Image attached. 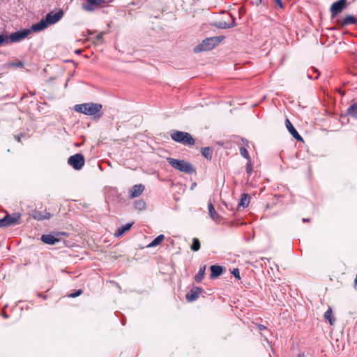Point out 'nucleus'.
<instances>
[{"instance_id": "obj_1", "label": "nucleus", "mask_w": 357, "mask_h": 357, "mask_svg": "<svg viewBox=\"0 0 357 357\" xmlns=\"http://www.w3.org/2000/svg\"><path fill=\"white\" fill-rule=\"evenodd\" d=\"M102 105L100 103L88 102L76 105L74 107L77 112L84 114L88 116L97 115L98 117L102 116L101 110Z\"/></svg>"}, {"instance_id": "obj_2", "label": "nucleus", "mask_w": 357, "mask_h": 357, "mask_svg": "<svg viewBox=\"0 0 357 357\" xmlns=\"http://www.w3.org/2000/svg\"><path fill=\"white\" fill-rule=\"evenodd\" d=\"M167 161L175 169L185 174H192L196 173L193 165L185 160L167 158Z\"/></svg>"}, {"instance_id": "obj_3", "label": "nucleus", "mask_w": 357, "mask_h": 357, "mask_svg": "<svg viewBox=\"0 0 357 357\" xmlns=\"http://www.w3.org/2000/svg\"><path fill=\"white\" fill-rule=\"evenodd\" d=\"M170 137L174 141L185 146H191L195 144V140L192 136L186 132L173 130L170 134Z\"/></svg>"}, {"instance_id": "obj_4", "label": "nucleus", "mask_w": 357, "mask_h": 357, "mask_svg": "<svg viewBox=\"0 0 357 357\" xmlns=\"http://www.w3.org/2000/svg\"><path fill=\"white\" fill-rule=\"evenodd\" d=\"M220 40L218 37H211L206 38L202 43L194 49L195 52L198 53L202 51H209L213 49L218 43Z\"/></svg>"}, {"instance_id": "obj_5", "label": "nucleus", "mask_w": 357, "mask_h": 357, "mask_svg": "<svg viewBox=\"0 0 357 357\" xmlns=\"http://www.w3.org/2000/svg\"><path fill=\"white\" fill-rule=\"evenodd\" d=\"M22 215L20 213H7L0 219V228L15 226L20 223Z\"/></svg>"}, {"instance_id": "obj_6", "label": "nucleus", "mask_w": 357, "mask_h": 357, "mask_svg": "<svg viewBox=\"0 0 357 357\" xmlns=\"http://www.w3.org/2000/svg\"><path fill=\"white\" fill-rule=\"evenodd\" d=\"M68 163L75 169L79 170L84 165V157L81 153H76L68 158Z\"/></svg>"}, {"instance_id": "obj_7", "label": "nucleus", "mask_w": 357, "mask_h": 357, "mask_svg": "<svg viewBox=\"0 0 357 357\" xmlns=\"http://www.w3.org/2000/svg\"><path fill=\"white\" fill-rule=\"evenodd\" d=\"M31 31L29 29H22L10 34L8 38V43H16L21 41L30 35Z\"/></svg>"}, {"instance_id": "obj_8", "label": "nucleus", "mask_w": 357, "mask_h": 357, "mask_svg": "<svg viewBox=\"0 0 357 357\" xmlns=\"http://www.w3.org/2000/svg\"><path fill=\"white\" fill-rule=\"evenodd\" d=\"M347 0H338L332 3L330 8V12L332 18L335 17L338 14L342 13L346 8Z\"/></svg>"}, {"instance_id": "obj_9", "label": "nucleus", "mask_w": 357, "mask_h": 357, "mask_svg": "<svg viewBox=\"0 0 357 357\" xmlns=\"http://www.w3.org/2000/svg\"><path fill=\"white\" fill-rule=\"evenodd\" d=\"M63 16V11L59 9L56 13L50 12L45 16V19L49 24H53L59 22Z\"/></svg>"}, {"instance_id": "obj_10", "label": "nucleus", "mask_w": 357, "mask_h": 357, "mask_svg": "<svg viewBox=\"0 0 357 357\" xmlns=\"http://www.w3.org/2000/svg\"><path fill=\"white\" fill-rule=\"evenodd\" d=\"M203 292V289L198 287H194L191 290L185 295V298L188 302H192L197 300L200 294Z\"/></svg>"}, {"instance_id": "obj_11", "label": "nucleus", "mask_w": 357, "mask_h": 357, "mask_svg": "<svg viewBox=\"0 0 357 357\" xmlns=\"http://www.w3.org/2000/svg\"><path fill=\"white\" fill-rule=\"evenodd\" d=\"M145 187L143 184L133 185L130 190L129 197L135 198L140 196L144 192Z\"/></svg>"}, {"instance_id": "obj_12", "label": "nucleus", "mask_w": 357, "mask_h": 357, "mask_svg": "<svg viewBox=\"0 0 357 357\" xmlns=\"http://www.w3.org/2000/svg\"><path fill=\"white\" fill-rule=\"evenodd\" d=\"M88 5L84 6L83 8L87 11H92L95 8L102 6L105 0H86Z\"/></svg>"}, {"instance_id": "obj_13", "label": "nucleus", "mask_w": 357, "mask_h": 357, "mask_svg": "<svg viewBox=\"0 0 357 357\" xmlns=\"http://www.w3.org/2000/svg\"><path fill=\"white\" fill-rule=\"evenodd\" d=\"M337 23L342 27L350 25L355 24L357 23V20L354 15H348L345 16L342 20H337Z\"/></svg>"}, {"instance_id": "obj_14", "label": "nucleus", "mask_w": 357, "mask_h": 357, "mask_svg": "<svg viewBox=\"0 0 357 357\" xmlns=\"http://www.w3.org/2000/svg\"><path fill=\"white\" fill-rule=\"evenodd\" d=\"M285 126L290 134L297 139L298 141H303V137L299 135L297 130L295 129L289 119H285Z\"/></svg>"}, {"instance_id": "obj_15", "label": "nucleus", "mask_w": 357, "mask_h": 357, "mask_svg": "<svg viewBox=\"0 0 357 357\" xmlns=\"http://www.w3.org/2000/svg\"><path fill=\"white\" fill-rule=\"evenodd\" d=\"M48 25L50 24L47 23V20L45 18L41 20L39 22L33 24L30 30L34 32H38L47 28Z\"/></svg>"}, {"instance_id": "obj_16", "label": "nucleus", "mask_w": 357, "mask_h": 357, "mask_svg": "<svg viewBox=\"0 0 357 357\" xmlns=\"http://www.w3.org/2000/svg\"><path fill=\"white\" fill-rule=\"evenodd\" d=\"M41 240L43 242L48 245H54L56 243L59 241V238L51 234L42 235Z\"/></svg>"}, {"instance_id": "obj_17", "label": "nucleus", "mask_w": 357, "mask_h": 357, "mask_svg": "<svg viewBox=\"0 0 357 357\" xmlns=\"http://www.w3.org/2000/svg\"><path fill=\"white\" fill-rule=\"evenodd\" d=\"M211 270V278H216L220 275L222 274L223 272V268L220 266L218 265H212L210 267Z\"/></svg>"}, {"instance_id": "obj_18", "label": "nucleus", "mask_w": 357, "mask_h": 357, "mask_svg": "<svg viewBox=\"0 0 357 357\" xmlns=\"http://www.w3.org/2000/svg\"><path fill=\"white\" fill-rule=\"evenodd\" d=\"M208 215H209L210 218L215 221H220V216L215 211L214 206L212 202H210L208 203Z\"/></svg>"}, {"instance_id": "obj_19", "label": "nucleus", "mask_w": 357, "mask_h": 357, "mask_svg": "<svg viewBox=\"0 0 357 357\" xmlns=\"http://www.w3.org/2000/svg\"><path fill=\"white\" fill-rule=\"evenodd\" d=\"M134 222L127 223L126 225L119 227L116 229V231L114 233V236L116 237H120L125 232L129 231L130 228L132 227Z\"/></svg>"}, {"instance_id": "obj_20", "label": "nucleus", "mask_w": 357, "mask_h": 357, "mask_svg": "<svg viewBox=\"0 0 357 357\" xmlns=\"http://www.w3.org/2000/svg\"><path fill=\"white\" fill-rule=\"evenodd\" d=\"M250 201V197L249 196V195L245 193L241 195L240 202L238 204V208H239L240 207H247L249 205Z\"/></svg>"}, {"instance_id": "obj_21", "label": "nucleus", "mask_w": 357, "mask_h": 357, "mask_svg": "<svg viewBox=\"0 0 357 357\" xmlns=\"http://www.w3.org/2000/svg\"><path fill=\"white\" fill-rule=\"evenodd\" d=\"M206 268V265L202 266L199 270L198 273L195 275L194 278L197 282H201L203 280L205 275Z\"/></svg>"}, {"instance_id": "obj_22", "label": "nucleus", "mask_w": 357, "mask_h": 357, "mask_svg": "<svg viewBox=\"0 0 357 357\" xmlns=\"http://www.w3.org/2000/svg\"><path fill=\"white\" fill-rule=\"evenodd\" d=\"M165 239L163 234H160L155 239H153L148 245V248H153L160 244Z\"/></svg>"}, {"instance_id": "obj_23", "label": "nucleus", "mask_w": 357, "mask_h": 357, "mask_svg": "<svg viewBox=\"0 0 357 357\" xmlns=\"http://www.w3.org/2000/svg\"><path fill=\"white\" fill-rule=\"evenodd\" d=\"M201 152L203 156L208 160H211L212 159L213 149L211 147H204L202 149Z\"/></svg>"}, {"instance_id": "obj_24", "label": "nucleus", "mask_w": 357, "mask_h": 357, "mask_svg": "<svg viewBox=\"0 0 357 357\" xmlns=\"http://www.w3.org/2000/svg\"><path fill=\"white\" fill-rule=\"evenodd\" d=\"M347 113L351 116L357 119V103H354L347 109Z\"/></svg>"}, {"instance_id": "obj_25", "label": "nucleus", "mask_w": 357, "mask_h": 357, "mask_svg": "<svg viewBox=\"0 0 357 357\" xmlns=\"http://www.w3.org/2000/svg\"><path fill=\"white\" fill-rule=\"evenodd\" d=\"M51 217L50 213H46L45 215H43L40 212H35L33 215V218L37 220H42L44 219H50Z\"/></svg>"}, {"instance_id": "obj_26", "label": "nucleus", "mask_w": 357, "mask_h": 357, "mask_svg": "<svg viewBox=\"0 0 357 357\" xmlns=\"http://www.w3.org/2000/svg\"><path fill=\"white\" fill-rule=\"evenodd\" d=\"M200 247H201V244H200L199 240L197 238H193L192 243L190 246L191 250L194 252H197L200 249Z\"/></svg>"}, {"instance_id": "obj_27", "label": "nucleus", "mask_w": 357, "mask_h": 357, "mask_svg": "<svg viewBox=\"0 0 357 357\" xmlns=\"http://www.w3.org/2000/svg\"><path fill=\"white\" fill-rule=\"evenodd\" d=\"M324 319L328 321L331 325H333L336 320L334 314H324Z\"/></svg>"}, {"instance_id": "obj_28", "label": "nucleus", "mask_w": 357, "mask_h": 357, "mask_svg": "<svg viewBox=\"0 0 357 357\" xmlns=\"http://www.w3.org/2000/svg\"><path fill=\"white\" fill-rule=\"evenodd\" d=\"M239 151H240L241 155L244 158L247 159L248 160H250V157L249 153H248V151L246 148H245V147H240Z\"/></svg>"}, {"instance_id": "obj_29", "label": "nucleus", "mask_w": 357, "mask_h": 357, "mask_svg": "<svg viewBox=\"0 0 357 357\" xmlns=\"http://www.w3.org/2000/svg\"><path fill=\"white\" fill-rule=\"evenodd\" d=\"M235 26L234 20L232 19L231 23L220 22L219 26L222 29L231 28Z\"/></svg>"}, {"instance_id": "obj_30", "label": "nucleus", "mask_w": 357, "mask_h": 357, "mask_svg": "<svg viewBox=\"0 0 357 357\" xmlns=\"http://www.w3.org/2000/svg\"><path fill=\"white\" fill-rule=\"evenodd\" d=\"M252 171V165L251 162V160H248L246 164V172L250 175Z\"/></svg>"}, {"instance_id": "obj_31", "label": "nucleus", "mask_w": 357, "mask_h": 357, "mask_svg": "<svg viewBox=\"0 0 357 357\" xmlns=\"http://www.w3.org/2000/svg\"><path fill=\"white\" fill-rule=\"evenodd\" d=\"M231 274L238 280H240V272L238 268H234L231 271Z\"/></svg>"}, {"instance_id": "obj_32", "label": "nucleus", "mask_w": 357, "mask_h": 357, "mask_svg": "<svg viewBox=\"0 0 357 357\" xmlns=\"http://www.w3.org/2000/svg\"><path fill=\"white\" fill-rule=\"evenodd\" d=\"M26 307H27V304H26V303H24V302H22V301H21V302H20V303L17 305V306H16V308H17V309H16V310H22L24 307H26Z\"/></svg>"}, {"instance_id": "obj_33", "label": "nucleus", "mask_w": 357, "mask_h": 357, "mask_svg": "<svg viewBox=\"0 0 357 357\" xmlns=\"http://www.w3.org/2000/svg\"><path fill=\"white\" fill-rule=\"evenodd\" d=\"M273 3L278 8H280L281 9L284 8V5L281 0H273Z\"/></svg>"}, {"instance_id": "obj_34", "label": "nucleus", "mask_w": 357, "mask_h": 357, "mask_svg": "<svg viewBox=\"0 0 357 357\" xmlns=\"http://www.w3.org/2000/svg\"><path fill=\"white\" fill-rule=\"evenodd\" d=\"M82 292H83V291L82 289H78L76 292L70 294L69 295V297L75 298V297L81 295L82 294Z\"/></svg>"}, {"instance_id": "obj_35", "label": "nucleus", "mask_w": 357, "mask_h": 357, "mask_svg": "<svg viewBox=\"0 0 357 357\" xmlns=\"http://www.w3.org/2000/svg\"><path fill=\"white\" fill-rule=\"evenodd\" d=\"M4 42L8 43L7 36L0 34V45Z\"/></svg>"}, {"instance_id": "obj_36", "label": "nucleus", "mask_w": 357, "mask_h": 357, "mask_svg": "<svg viewBox=\"0 0 357 357\" xmlns=\"http://www.w3.org/2000/svg\"><path fill=\"white\" fill-rule=\"evenodd\" d=\"M102 39V33L96 36V40L98 41H100Z\"/></svg>"}, {"instance_id": "obj_37", "label": "nucleus", "mask_w": 357, "mask_h": 357, "mask_svg": "<svg viewBox=\"0 0 357 357\" xmlns=\"http://www.w3.org/2000/svg\"><path fill=\"white\" fill-rule=\"evenodd\" d=\"M14 137H15V140H16V141H17V142H20V136H18V135H15V136H14Z\"/></svg>"}, {"instance_id": "obj_38", "label": "nucleus", "mask_w": 357, "mask_h": 357, "mask_svg": "<svg viewBox=\"0 0 357 357\" xmlns=\"http://www.w3.org/2000/svg\"><path fill=\"white\" fill-rule=\"evenodd\" d=\"M326 312H327V313L332 312V310L331 308H329L327 310V311Z\"/></svg>"}, {"instance_id": "obj_39", "label": "nucleus", "mask_w": 357, "mask_h": 357, "mask_svg": "<svg viewBox=\"0 0 357 357\" xmlns=\"http://www.w3.org/2000/svg\"><path fill=\"white\" fill-rule=\"evenodd\" d=\"M303 220L304 222H309L310 221V219H305V218H303Z\"/></svg>"}, {"instance_id": "obj_40", "label": "nucleus", "mask_w": 357, "mask_h": 357, "mask_svg": "<svg viewBox=\"0 0 357 357\" xmlns=\"http://www.w3.org/2000/svg\"><path fill=\"white\" fill-rule=\"evenodd\" d=\"M139 204L144 207L145 204L144 202H139Z\"/></svg>"}, {"instance_id": "obj_41", "label": "nucleus", "mask_w": 357, "mask_h": 357, "mask_svg": "<svg viewBox=\"0 0 357 357\" xmlns=\"http://www.w3.org/2000/svg\"><path fill=\"white\" fill-rule=\"evenodd\" d=\"M3 316H4L5 318H7V317H8L6 313H4Z\"/></svg>"}, {"instance_id": "obj_42", "label": "nucleus", "mask_w": 357, "mask_h": 357, "mask_svg": "<svg viewBox=\"0 0 357 357\" xmlns=\"http://www.w3.org/2000/svg\"><path fill=\"white\" fill-rule=\"evenodd\" d=\"M298 357H305V356H304V355H303V354H300V355L298 356Z\"/></svg>"}, {"instance_id": "obj_43", "label": "nucleus", "mask_w": 357, "mask_h": 357, "mask_svg": "<svg viewBox=\"0 0 357 357\" xmlns=\"http://www.w3.org/2000/svg\"><path fill=\"white\" fill-rule=\"evenodd\" d=\"M245 141L246 142L245 144H248V140H245Z\"/></svg>"}]
</instances>
